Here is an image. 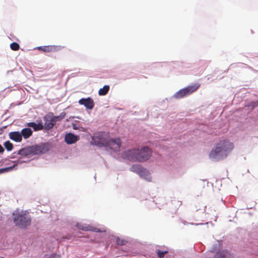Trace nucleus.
Listing matches in <instances>:
<instances>
[{"label":"nucleus","instance_id":"9","mask_svg":"<svg viewBox=\"0 0 258 258\" xmlns=\"http://www.w3.org/2000/svg\"><path fill=\"white\" fill-rule=\"evenodd\" d=\"M79 103L81 105H83L89 109H92L94 106V103L92 99L90 97L87 98H82L79 100Z\"/></svg>","mask_w":258,"mask_h":258},{"label":"nucleus","instance_id":"3","mask_svg":"<svg viewBox=\"0 0 258 258\" xmlns=\"http://www.w3.org/2000/svg\"><path fill=\"white\" fill-rule=\"evenodd\" d=\"M49 149V143H40L21 149L19 150L18 154L26 157L30 155H40L46 153Z\"/></svg>","mask_w":258,"mask_h":258},{"label":"nucleus","instance_id":"15","mask_svg":"<svg viewBox=\"0 0 258 258\" xmlns=\"http://www.w3.org/2000/svg\"><path fill=\"white\" fill-rule=\"evenodd\" d=\"M55 123L56 122L53 120V118L50 120H46L44 124L45 128L47 130H50L53 127Z\"/></svg>","mask_w":258,"mask_h":258},{"label":"nucleus","instance_id":"27","mask_svg":"<svg viewBox=\"0 0 258 258\" xmlns=\"http://www.w3.org/2000/svg\"><path fill=\"white\" fill-rule=\"evenodd\" d=\"M61 256L60 255H57L55 253L51 254L49 256L46 257L45 258H60Z\"/></svg>","mask_w":258,"mask_h":258},{"label":"nucleus","instance_id":"22","mask_svg":"<svg viewBox=\"0 0 258 258\" xmlns=\"http://www.w3.org/2000/svg\"><path fill=\"white\" fill-rule=\"evenodd\" d=\"M77 227L82 230L84 231H89V226L90 225H82L80 224H78L77 225Z\"/></svg>","mask_w":258,"mask_h":258},{"label":"nucleus","instance_id":"16","mask_svg":"<svg viewBox=\"0 0 258 258\" xmlns=\"http://www.w3.org/2000/svg\"><path fill=\"white\" fill-rule=\"evenodd\" d=\"M109 90V86L108 85H105L102 88L99 89L98 94L99 95L103 96L107 94Z\"/></svg>","mask_w":258,"mask_h":258},{"label":"nucleus","instance_id":"2","mask_svg":"<svg viewBox=\"0 0 258 258\" xmlns=\"http://www.w3.org/2000/svg\"><path fill=\"white\" fill-rule=\"evenodd\" d=\"M152 155V151L148 147L141 149H132L122 153L123 158L133 161L143 162L148 160Z\"/></svg>","mask_w":258,"mask_h":258},{"label":"nucleus","instance_id":"24","mask_svg":"<svg viewBox=\"0 0 258 258\" xmlns=\"http://www.w3.org/2000/svg\"><path fill=\"white\" fill-rule=\"evenodd\" d=\"M89 229H89V231H93V232H105V230H100L99 229H98L97 228L94 227H92L91 226H89Z\"/></svg>","mask_w":258,"mask_h":258},{"label":"nucleus","instance_id":"1","mask_svg":"<svg viewBox=\"0 0 258 258\" xmlns=\"http://www.w3.org/2000/svg\"><path fill=\"white\" fill-rule=\"evenodd\" d=\"M234 148V144L228 140H222L215 144L210 151V159L218 161L223 160L232 152Z\"/></svg>","mask_w":258,"mask_h":258},{"label":"nucleus","instance_id":"25","mask_svg":"<svg viewBox=\"0 0 258 258\" xmlns=\"http://www.w3.org/2000/svg\"><path fill=\"white\" fill-rule=\"evenodd\" d=\"M116 241L117 244L120 245H123L125 244L126 241L123 239L119 238V237H117L116 239Z\"/></svg>","mask_w":258,"mask_h":258},{"label":"nucleus","instance_id":"12","mask_svg":"<svg viewBox=\"0 0 258 258\" xmlns=\"http://www.w3.org/2000/svg\"><path fill=\"white\" fill-rule=\"evenodd\" d=\"M138 174L141 177L144 178L148 181H151L152 177L149 171L144 167H143L142 169L139 172Z\"/></svg>","mask_w":258,"mask_h":258},{"label":"nucleus","instance_id":"4","mask_svg":"<svg viewBox=\"0 0 258 258\" xmlns=\"http://www.w3.org/2000/svg\"><path fill=\"white\" fill-rule=\"evenodd\" d=\"M13 216L14 223L19 228H25L31 224V217L26 211L16 212L13 214Z\"/></svg>","mask_w":258,"mask_h":258},{"label":"nucleus","instance_id":"28","mask_svg":"<svg viewBox=\"0 0 258 258\" xmlns=\"http://www.w3.org/2000/svg\"><path fill=\"white\" fill-rule=\"evenodd\" d=\"M5 150L1 145H0V153H3Z\"/></svg>","mask_w":258,"mask_h":258},{"label":"nucleus","instance_id":"10","mask_svg":"<svg viewBox=\"0 0 258 258\" xmlns=\"http://www.w3.org/2000/svg\"><path fill=\"white\" fill-rule=\"evenodd\" d=\"M79 136L75 135L72 133H68L65 136L64 141L70 145L75 143L79 141Z\"/></svg>","mask_w":258,"mask_h":258},{"label":"nucleus","instance_id":"14","mask_svg":"<svg viewBox=\"0 0 258 258\" xmlns=\"http://www.w3.org/2000/svg\"><path fill=\"white\" fill-rule=\"evenodd\" d=\"M27 126L33 127L35 131L41 130L43 128V125L41 123L37 124L34 122H29Z\"/></svg>","mask_w":258,"mask_h":258},{"label":"nucleus","instance_id":"23","mask_svg":"<svg viewBox=\"0 0 258 258\" xmlns=\"http://www.w3.org/2000/svg\"><path fill=\"white\" fill-rule=\"evenodd\" d=\"M10 47L13 50L16 51L19 50L20 46L18 43L16 42H13L11 44Z\"/></svg>","mask_w":258,"mask_h":258},{"label":"nucleus","instance_id":"8","mask_svg":"<svg viewBox=\"0 0 258 258\" xmlns=\"http://www.w3.org/2000/svg\"><path fill=\"white\" fill-rule=\"evenodd\" d=\"M109 138V137L105 138L101 136H98L94 137L93 138V140L94 141V143L96 145L99 146L107 147Z\"/></svg>","mask_w":258,"mask_h":258},{"label":"nucleus","instance_id":"11","mask_svg":"<svg viewBox=\"0 0 258 258\" xmlns=\"http://www.w3.org/2000/svg\"><path fill=\"white\" fill-rule=\"evenodd\" d=\"M9 137L10 139L16 142H21L22 140V137L19 132H12L9 134Z\"/></svg>","mask_w":258,"mask_h":258},{"label":"nucleus","instance_id":"21","mask_svg":"<svg viewBox=\"0 0 258 258\" xmlns=\"http://www.w3.org/2000/svg\"><path fill=\"white\" fill-rule=\"evenodd\" d=\"M214 258H228L227 253L223 251L217 252L215 255Z\"/></svg>","mask_w":258,"mask_h":258},{"label":"nucleus","instance_id":"13","mask_svg":"<svg viewBox=\"0 0 258 258\" xmlns=\"http://www.w3.org/2000/svg\"><path fill=\"white\" fill-rule=\"evenodd\" d=\"M32 133L31 129L27 127L23 128L20 133L22 135V137H23L25 139H27L32 136Z\"/></svg>","mask_w":258,"mask_h":258},{"label":"nucleus","instance_id":"26","mask_svg":"<svg viewBox=\"0 0 258 258\" xmlns=\"http://www.w3.org/2000/svg\"><path fill=\"white\" fill-rule=\"evenodd\" d=\"M258 105V101H254V102H251L248 105V107H251L252 108H254V107H255L256 106H257Z\"/></svg>","mask_w":258,"mask_h":258},{"label":"nucleus","instance_id":"19","mask_svg":"<svg viewBox=\"0 0 258 258\" xmlns=\"http://www.w3.org/2000/svg\"><path fill=\"white\" fill-rule=\"evenodd\" d=\"M66 113L64 112H61L59 116H54L53 118V120L55 122H56L57 121H60L62 119L64 118L66 116Z\"/></svg>","mask_w":258,"mask_h":258},{"label":"nucleus","instance_id":"5","mask_svg":"<svg viewBox=\"0 0 258 258\" xmlns=\"http://www.w3.org/2000/svg\"><path fill=\"white\" fill-rule=\"evenodd\" d=\"M200 87V84L196 83L188 86L184 88L180 89L174 95V97L176 99H181L185 96L189 95L191 93L196 91Z\"/></svg>","mask_w":258,"mask_h":258},{"label":"nucleus","instance_id":"20","mask_svg":"<svg viewBox=\"0 0 258 258\" xmlns=\"http://www.w3.org/2000/svg\"><path fill=\"white\" fill-rule=\"evenodd\" d=\"M158 256L159 258H163L165 255L168 252V250L162 251L160 249H157L156 250Z\"/></svg>","mask_w":258,"mask_h":258},{"label":"nucleus","instance_id":"18","mask_svg":"<svg viewBox=\"0 0 258 258\" xmlns=\"http://www.w3.org/2000/svg\"><path fill=\"white\" fill-rule=\"evenodd\" d=\"M4 145L6 149L9 151L12 150L13 149V145L9 141L5 142Z\"/></svg>","mask_w":258,"mask_h":258},{"label":"nucleus","instance_id":"6","mask_svg":"<svg viewBox=\"0 0 258 258\" xmlns=\"http://www.w3.org/2000/svg\"><path fill=\"white\" fill-rule=\"evenodd\" d=\"M63 48V46L60 45H53L39 46L37 47V49L39 50L43 51L44 52H54L60 51Z\"/></svg>","mask_w":258,"mask_h":258},{"label":"nucleus","instance_id":"7","mask_svg":"<svg viewBox=\"0 0 258 258\" xmlns=\"http://www.w3.org/2000/svg\"><path fill=\"white\" fill-rule=\"evenodd\" d=\"M121 146V141L119 138H109L107 147L114 151H119Z\"/></svg>","mask_w":258,"mask_h":258},{"label":"nucleus","instance_id":"17","mask_svg":"<svg viewBox=\"0 0 258 258\" xmlns=\"http://www.w3.org/2000/svg\"><path fill=\"white\" fill-rule=\"evenodd\" d=\"M143 167L140 165L135 164L131 168V171L138 174L139 172L142 169Z\"/></svg>","mask_w":258,"mask_h":258}]
</instances>
